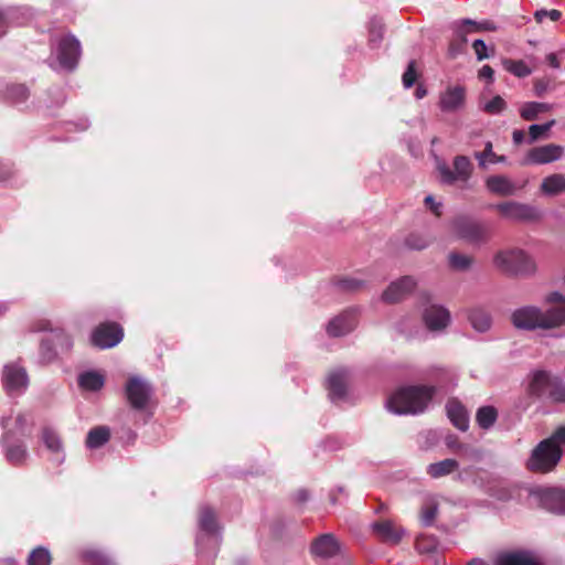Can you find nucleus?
<instances>
[{
    "instance_id": "nucleus-8",
    "label": "nucleus",
    "mask_w": 565,
    "mask_h": 565,
    "mask_svg": "<svg viewBox=\"0 0 565 565\" xmlns=\"http://www.w3.org/2000/svg\"><path fill=\"white\" fill-rule=\"evenodd\" d=\"M450 228L457 238L472 245L486 244L491 236V231L487 224L468 216L454 218Z\"/></svg>"
},
{
    "instance_id": "nucleus-22",
    "label": "nucleus",
    "mask_w": 565,
    "mask_h": 565,
    "mask_svg": "<svg viewBox=\"0 0 565 565\" xmlns=\"http://www.w3.org/2000/svg\"><path fill=\"white\" fill-rule=\"evenodd\" d=\"M371 529L382 542L393 545L397 544L405 534V530L395 525L391 520L374 522L371 524Z\"/></svg>"
},
{
    "instance_id": "nucleus-36",
    "label": "nucleus",
    "mask_w": 565,
    "mask_h": 565,
    "mask_svg": "<svg viewBox=\"0 0 565 565\" xmlns=\"http://www.w3.org/2000/svg\"><path fill=\"white\" fill-rule=\"evenodd\" d=\"M471 327L478 332H487L491 328V318L481 309H472L468 315Z\"/></svg>"
},
{
    "instance_id": "nucleus-29",
    "label": "nucleus",
    "mask_w": 565,
    "mask_h": 565,
    "mask_svg": "<svg viewBox=\"0 0 565 565\" xmlns=\"http://www.w3.org/2000/svg\"><path fill=\"white\" fill-rule=\"evenodd\" d=\"M439 510V500L436 494L427 493L423 497L420 508V522L424 526L434 524Z\"/></svg>"
},
{
    "instance_id": "nucleus-40",
    "label": "nucleus",
    "mask_w": 565,
    "mask_h": 565,
    "mask_svg": "<svg viewBox=\"0 0 565 565\" xmlns=\"http://www.w3.org/2000/svg\"><path fill=\"white\" fill-rule=\"evenodd\" d=\"M52 556L49 548L38 546L31 551L28 557V565H51Z\"/></svg>"
},
{
    "instance_id": "nucleus-34",
    "label": "nucleus",
    "mask_w": 565,
    "mask_h": 565,
    "mask_svg": "<svg viewBox=\"0 0 565 565\" xmlns=\"http://www.w3.org/2000/svg\"><path fill=\"white\" fill-rule=\"evenodd\" d=\"M109 438V428L105 426H98L88 431L86 446L90 449H97L108 443Z\"/></svg>"
},
{
    "instance_id": "nucleus-50",
    "label": "nucleus",
    "mask_w": 565,
    "mask_h": 565,
    "mask_svg": "<svg viewBox=\"0 0 565 565\" xmlns=\"http://www.w3.org/2000/svg\"><path fill=\"white\" fill-rule=\"evenodd\" d=\"M18 13V10L0 9V36H3L10 28L8 19H14Z\"/></svg>"
},
{
    "instance_id": "nucleus-5",
    "label": "nucleus",
    "mask_w": 565,
    "mask_h": 565,
    "mask_svg": "<svg viewBox=\"0 0 565 565\" xmlns=\"http://www.w3.org/2000/svg\"><path fill=\"white\" fill-rule=\"evenodd\" d=\"M82 56V45L79 40L72 33L56 35L51 42V66L64 71H74Z\"/></svg>"
},
{
    "instance_id": "nucleus-18",
    "label": "nucleus",
    "mask_w": 565,
    "mask_h": 565,
    "mask_svg": "<svg viewBox=\"0 0 565 565\" xmlns=\"http://www.w3.org/2000/svg\"><path fill=\"white\" fill-rule=\"evenodd\" d=\"M564 148L559 145L548 143L532 148L523 160V164H546L559 160Z\"/></svg>"
},
{
    "instance_id": "nucleus-48",
    "label": "nucleus",
    "mask_w": 565,
    "mask_h": 565,
    "mask_svg": "<svg viewBox=\"0 0 565 565\" xmlns=\"http://www.w3.org/2000/svg\"><path fill=\"white\" fill-rule=\"evenodd\" d=\"M546 441H550L552 446H555L559 450L564 451L565 447V426L557 427L553 434L545 438Z\"/></svg>"
},
{
    "instance_id": "nucleus-37",
    "label": "nucleus",
    "mask_w": 565,
    "mask_h": 565,
    "mask_svg": "<svg viewBox=\"0 0 565 565\" xmlns=\"http://www.w3.org/2000/svg\"><path fill=\"white\" fill-rule=\"evenodd\" d=\"M30 92L25 85L11 84L6 88L4 97L14 105L23 104L28 100Z\"/></svg>"
},
{
    "instance_id": "nucleus-26",
    "label": "nucleus",
    "mask_w": 565,
    "mask_h": 565,
    "mask_svg": "<svg viewBox=\"0 0 565 565\" xmlns=\"http://www.w3.org/2000/svg\"><path fill=\"white\" fill-rule=\"evenodd\" d=\"M495 565H541V563L534 553L518 551L498 555Z\"/></svg>"
},
{
    "instance_id": "nucleus-58",
    "label": "nucleus",
    "mask_w": 565,
    "mask_h": 565,
    "mask_svg": "<svg viewBox=\"0 0 565 565\" xmlns=\"http://www.w3.org/2000/svg\"><path fill=\"white\" fill-rule=\"evenodd\" d=\"M50 94H54L55 96L54 105L61 106L65 102V94L62 88H54L50 90Z\"/></svg>"
},
{
    "instance_id": "nucleus-25",
    "label": "nucleus",
    "mask_w": 565,
    "mask_h": 565,
    "mask_svg": "<svg viewBox=\"0 0 565 565\" xmlns=\"http://www.w3.org/2000/svg\"><path fill=\"white\" fill-rule=\"evenodd\" d=\"M41 439L46 449L52 454V460L57 465L63 463L65 460V452L58 434L52 428L45 427L42 429Z\"/></svg>"
},
{
    "instance_id": "nucleus-4",
    "label": "nucleus",
    "mask_w": 565,
    "mask_h": 565,
    "mask_svg": "<svg viewBox=\"0 0 565 565\" xmlns=\"http://www.w3.org/2000/svg\"><path fill=\"white\" fill-rule=\"evenodd\" d=\"M492 265L501 274L511 277H530L537 271L533 256L519 247L498 250L492 257Z\"/></svg>"
},
{
    "instance_id": "nucleus-45",
    "label": "nucleus",
    "mask_w": 565,
    "mask_h": 565,
    "mask_svg": "<svg viewBox=\"0 0 565 565\" xmlns=\"http://www.w3.org/2000/svg\"><path fill=\"white\" fill-rule=\"evenodd\" d=\"M503 65L508 72L518 77H526L531 74V68L523 61L507 60Z\"/></svg>"
},
{
    "instance_id": "nucleus-61",
    "label": "nucleus",
    "mask_w": 565,
    "mask_h": 565,
    "mask_svg": "<svg viewBox=\"0 0 565 565\" xmlns=\"http://www.w3.org/2000/svg\"><path fill=\"white\" fill-rule=\"evenodd\" d=\"M525 134L523 130L516 129L512 132V139L515 145H521L524 141Z\"/></svg>"
},
{
    "instance_id": "nucleus-55",
    "label": "nucleus",
    "mask_w": 565,
    "mask_h": 565,
    "mask_svg": "<svg viewBox=\"0 0 565 565\" xmlns=\"http://www.w3.org/2000/svg\"><path fill=\"white\" fill-rule=\"evenodd\" d=\"M425 203L433 213H435L436 215L440 214L441 203L436 202L433 195H427L425 198Z\"/></svg>"
},
{
    "instance_id": "nucleus-43",
    "label": "nucleus",
    "mask_w": 565,
    "mask_h": 565,
    "mask_svg": "<svg viewBox=\"0 0 565 565\" xmlns=\"http://www.w3.org/2000/svg\"><path fill=\"white\" fill-rule=\"evenodd\" d=\"M384 24L381 19L373 18L369 24L370 43L376 46L383 39Z\"/></svg>"
},
{
    "instance_id": "nucleus-19",
    "label": "nucleus",
    "mask_w": 565,
    "mask_h": 565,
    "mask_svg": "<svg viewBox=\"0 0 565 565\" xmlns=\"http://www.w3.org/2000/svg\"><path fill=\"white\" fill-rule=\"evenodd\" d=\"M466 103V89L463 86H449L439 95L438 106L443 113H457Z\"/></svg>"
},
{
    "instance_id": "nucleus-7",
    "label": "nucleus",
    "mask_w": 565,
    "mask_h": 565,
    "mask_svg": "<svg viewBox=\"0 0 565 565\" xmlns=\"http://www.w3.org/2000/svg\"><path fill=\"white\" fill-rule=\"evenodd\" d=\"M562 457L563 450L543 439L532 449L525 467L532 472L547 473L555 469Z\"/></svg>"
},
{
    "instance_id": "nucleus-60",
    "label": "nucleus",
    "mask_w": 565,
    "mask_h": 565,
    "mask_svg": "<svg viewBox=\"0 0 565 565\" xmlns=\"http://www.w3.org/2000/svg\"><path fill=\"white\" fill-rule=\"evenodd\" d=\"M546 62L547 64L555 68V70H558L561 67V63L558 61V57L555 53H550L546 55Z\"/></svg>"
},
{
    "instance_id": "nucleus-6",
    "label": "nucleus",
    "mask_w": 565,
    "mask_h": 565,
    "mask_svg": "<svg viewBox=\"0 0 565 565\" xmlns=\"http://www.w3.org/2000/svg\"><path fill=\"white\" fill-rule=\"evenodd\" d=\"M72 348L73 340L66 331L63 329H51L40 341L39 362L41 364H51L61 354L70 352Z\"/></svg>"
},
{
    "instance_id": "nucleus-46",
    "label": "nucleus",
    "mask_w": 565,
    "mask_h": 565,
    "mask_svg": "<svg viewBox=\"0 0 565 565\" xmlns=\"http://www.w3.org/2000/svg\"><path fill=\"white\" fill-rule=\"evenodd\" d=\"M555 125V120L552 119L545 124L539 125L533 124L529 127L530 140L529 142H534L540 139L545 132H547Z\"/></svg>"
},
{
    "instance_id": "nucleus-11",
    "label": "nucleus",
    "mask_w": 565,
    "mask_h": 565,
    "mask_svg": "<svg viewBox=\"0 0 565 565\" xmlns=\"http://www.w3.org/2000/svg\"><path fill=\"white\" fill-rule=\"evenodd\" d=\"M2 385L10 397L23 395L29 387V375L26 370L19 363L11 362L3 366Z\"/></svg>"
},
{
    "instance_id": "nucleus-62",
    "label": "nucleus",
    "mask_w": 565,
    "mask_h": 565,
    "mask_svg": "<svg viewBox=\"0 0 565 565\" xmlns=\"http://www.w3.org/2000/svg\"><path fill=\"white\" fill-rule=\"evenodd\" d=\"M426 94H427V90L423 86H418L415 90V96L417 99L424 98L426 96Z\"/></svg>"
},
{
    "instance_id": "nucleus-41",
    "label": "nucleus",
    "mask_w": 565,
    "mask_h": 565,
    "mask_svg": "<svg viewBox=\"0 0 565 565\" xmlns=\"http://www.w3.org/2000/svg\"><path fill=\"white\" fill-rule=\"evenodd\" d=\"M83 559L89 565H109L110 559L107 555L96 548H86L82 552Z\"/></svg>"
},
{
    "instance_id": "nucleus-63",
    "label": "nucleus",
    "mask_w": 565,
    "mask_h": 565,
    "mask_svg": "<svg viewBox=\"0 0 565 565\" xmlns=\"http://www.w3.org/2000/svg\"><path fill=\"white\" fill-rule=\"evenodd\" d=\"M297 500L299 502H306L308 500V492L306 490H299L297 492Z\"/></svg>"
},
{
    "instance_id": "nucleus-32",
    "label": "nucleus",
    "mask_w": 565,
    "mask_h": 565,
    "mask_svg": "<svg viewBox=\"0 0 565 565\" xmlns=\"http://www.w3.org/2000/svg\"><path fill=\"white\" fill-rule=\"evenodd\" d=\"M475 158L477 159L478 166L481 169H486L488 164L504 163L507 161L504 156H498L495 152H493V146L491 141H487L484 143V150L481 152H476Z\"/></svg>"
},
{
    "instance_id": "nucleus-54",
    "label": "nucleus",
    "mask_w": 565,
    "mask_h": 565,
    "mask_svg": "<svg viewBox=\"0 0 565 565\" xmlns=\"http://www.w3.org/2000/svg\"><path fill=\"white\" fill-rule=\"evenodd\" d=\"M472 46L476 51L478 61H482L489 56L487 53V45L483 40H481V39L475 40Z\"/></svg>"
},
{
    "instance_id": "nucleus-2",
    "label": "nucleus",
    "mask_w": 565,
    "mask_h": 565,
    "mask_svg": "<svg viewBox=\"0 0 565 565\" xmlns=\"http://www.w3.org/2000/svg\"><path fill=\"white\" fill-rule=\"evenodd\" d=\"M512 324L518 330H552L565 324V306L542 310L535 306H523L511 315Z\"/></svg>"
},
{
    "instance_id": "nucleus-13",
    "label": "nucleus",
    "mask_w": 565,
    "mask_h": 565,
    "mask_svg": "<svg viewBox=\"0 0 565 565\" xmlns=\"http://www.w3.org/2000/svg\"><path fill=\"white\" fill-rule=\"evenodd\" d=\"M452 166L454 170L451 171L446 163L438 164L440 182L445 185H454L457 182L468 183L473 171L470 159L466 156H456Z\"/></svg>"
},
{
    "instance_id": "nucleus-17",
    "label": "nucleus",
    "mask_w": 565,
    "mask_h": 565,
    "mask_svg": "<svg viewBox=\"0 0 565 565\" xmlns=\"http://www.w3.org/2000/svg\"><path fill=\"white\" fill-rule=\"evenodd\" d=\"M537 504L555 514H565V491L556 488L537 489L531 492Z\"/></svg>"
},
{
    "instance_id": "nucleus-56",
    "label": "nucleus",
    "mask_w": 565,
    "mask_h": 565,
    "mask_svg": "<svg viewBox=\"0 0 565 565\" xmlns=\"http://www.w3.org/2000/svg\"><path fill=\"white\" fill-rule=\"evenodd\" d=\"M12 175V168L0 160V181H7Z\"/></svg>"
},
{
    "instance_id": "nucleus-33",
    "label": "nucleus",
    "mask_w": 565,
    "mask_h": 565,
    "mask_svg": "<svg viewBox=\"0 0 565 565\" xmlns=\"http://www.w3.org/2000/svg\"><path fill=\"white\" fill-rule=\"evenodd\" d=\"M78 384L82 388L96 392L105 384V377L97 371H87L78 376Z\"/></svg>"
},
{
    "instance_id": "nucleus-28",
    "label": "nucleus",
    "mask_w": 565,
    "mask_h": 565,
    "mask_svg": "<svg viewBox=\"0 0 565 565\" xmlns=\"http://www.w3.org/2000/svg\"><path fill=\"white\" fill-rule=\"evenodd\" d=\"M339 543L332 534L321 535L311 546V551L315 555L326 558L334 556L339 552Z\"/></svg>"
},
{
    "instance_id": "nucleus-38",
    "label": "nucleus",
    "mask_w": 565,
    "mask_h": 565,
    "mask_svg": "<svg viewBox=\"0 0 565 565\" xmlns=\"http://www.w3.org/2000/svg\"><path fill=\"white\" fill-rule=\"evenodd\" d=\"M552 106L546 103L530 102L522 105L520 116L524 120H535L541 113L551 110Z\"/></svg>"
},
{
    "instance_id": "nucleus-23",
    "label": "nucleus",
    "mask_w": 565,
    "mask_h": 565,
    "mask_svg": "<svg viewBox=\"0 0 565 565\" xmlns=\"http://www.w3.org/2000/svg\"><path fill=\"white\" fill-rule=\"evenodd\" d=\"M356 326L355 317L350 311H344L332 318L327 324V333L330 337H342L351 332Z\"/></svg>"
},
{
    "instance_id": "nucleus-49",
    "label": "nucleus",
    "mask_w": 565,
    "mask_h": 565,
    "mask_svg": "<svg viewBox=\"0 0 565 565\" xmlns=\"http://www.w3.org/2000/svg\"><path fill=\"white\" fill-rule=\"evenodd\" d=\"M562 17V12L556 9L546 10V9H540L535 11L534 18L539 23H542L546 18H548L552 21H558Z\"/></svg>"
},
{
    "instance_id": "nucleus-30",
    "label": "nucleus",
    "mask_w": 565,
    "mask_h": 565,
    "mask_svg": "<svg viewBox=\"0 0 565 565\" xmlns=\"http://www.w3.org/2000/svg\"><path fill=\"white\" fill-rule=\"evenodd\" d=\"M459 468V462L456 459H444L438 462H433L427 466V473L433 479H438L452 473Z\"/></svg>"
},
{
    "instance_id": "nucleus-31",
    "label": "nucleus",
    "mask_w": 565,
    "mask_h": 565,
    "mask_svg": "<svg viewBox=\"0 0 565 565\" xmlns=\"http://www.w3.org/2000/svg\"><path fill=\"white\" fill-rule=\"evenodd\" d=\"M541 191L546 195H557L565 191V175L554 173L543 179Z\"/></svg>"
},
{
    "instance_id": "nucleus-35",
    "label": "nucleus",
    "mask_w": 565,
    "mask_h": 565,
    "mask_svg": "<svg viewBox=\"0 0 565 565\" xmlns=\"http://www.w3.org/2000/svg\"><path fill=\"white\" fill-rule=\"evenodd\" d=\"M498 411L495 407L487 405L481 406L476 414V422L481 429L488 430L495 424Z\"/></svg>"
},
{
    "instance_id": "nucleus-44",
    "label": "nucleus",
    "mask_w": 565,
    "mask_h": 565,
    "mask_svg": "<svg viewBox=\"0 0 565 565\" xmlns=\"http://www.w3.org/2000/svg\"><path fill=\"white\" fill-rule=\"evenodd\" d=\"M6 10H18L19 13L14 17V19L9 20V26H20L29 22L33 18V12L31 9L26 7H10L6 8Z\"/></svg>"
},
{
    "instance_id": "nucleus-16",
    "label": "nucleus",
    "mask_w": 565,
    "mask_h": 565,
    "mask_svg": "<svg viewBox=\"0 0 565 565\" xmlns=\"http://www.w3.org/2000/svg\"><path fill=\"white\" fill-rule=\"evenodd\" d=\"M124 338V331L118 323L106 322L99 324L92 333V343L99 349L116 347Z\"/></svg>"
},
{
    "instance_id": "nucleus-12",
    "label": "nucleus",
    "mask_w": 565,
    "mask_h": 565,
    "mask_svg": "<svg viewBox=\"0 0 565 565\" xmlns=\"http://www.w3.org/2000/svg\"><path fill=\"white\" fill-rule=\"evenodd\" d=\"M206 542L214 546L218 544L220 526L214 511L209 507H202L199 513V534L196 536V546L200 553H203Z\"/></svg>"
},
{
    "instance_id": "nucleus-39",
    "label": "nucleus",
    "mask_w": 565,
    "mask_h": 565,
    "mask_svg": "<svg viewBox=\"0 0 565 565\" xmlns=\"http://www.w3.org/2000/svg\"><path fill=\"white\" fill-rule=\"evenodd\" d=\"M473 263V257L467 254L452 252L448 255V264L454 270H468L472 267Z\"/></svg>"
},
{
    "instance_id": "nucleus-10",
    "label": "nucleus",
    "mask_w": 565,
    "mask_h": 565,
    "mask_svg": "<svg viewBox=\"0 0 565 565\" xmlns=\"http://www.w3.org/2000/svg\"><path fill=\"white\" fill-rule=\"evenodd\" d=\"M500 215L510 222L535 223L543 217V212L535 205L518 201H507L493 206Z\"/></svg>"
},
{
    "instance_id": "nucleus-1",
    "label": "nucleus",
    "mask_w": 565,
    "mask_h": 565,
    "mask_svg": "<svg viewBox=\"0 0 565 565\" xmlns=\"http://www.w3.org/2000/svg\"><path fill=\"white\" fill-rule=\"evenodd\" d=\"M26 415L22 412L2 415L0 425L3 429L0 445L6 460L12 466H23L28 461L29 452L25 444L19 436H22L26 427Z\"/></svg>"
},
{
    "instance_id": "nucleus-3",
    "label": "nucleus",
    "mask_w": 565,
    "mask_h": 565,
    "mask_svg": "<svg viewBox=\"0 0 565 565\" xmlns=\"http://www.w3.org/2000/svg\"><path fill=\"white\" fill-rule=\"evenodd\" d=\"M435 394L434 386H405L396 390L385 402L387 412L394 415H417L423 413Z\"/></svg>"
},
{
    "instance_id": "nucleus-53",
    "label": "nucleus",
    "mask_w": 565,
    "mask_h": 565,
    "mask_svg": "<svg viewBox=\"0 0 565 565\" xmlns=\"http://www.w3.org/2000/svg\"><path fill=\"white\" fill-rule=\"evenodd\" d=\"M545 301L551 303V307H563L565 306V297L558 291H553L546 295Z\"/></svg>"
},
{
    "instance_id": "nucleus-24",
    "label": "nucleus",
    "mask_w": 565,
    "mask_h": 565,
    "mask_svg": "<svg viewBox=\"0 0 565 565\" xmlns=\"http://www.w3.org/2000/svg\"><path fill=\"white\" fill-rule=\"evenodd\" d=\"M486 188L489 192L500 196H512L523 185H516L505 175H490L486 179Z\"/></svg>"
},
{
    "instance_id": "nucleus-14",
    "label": "nucleus",
    "mask_w": 565,
    "mask_h": 565,
    "mask_svg": "<svg viewBox=\"0 0 565 565\" xmlns=\"http://www.w3.org/2000/svg\"><path fill=\"white\" fill-rule=\"evenodd\" d=\"M153 390L152 386L138 375L130 376L125 385V394L130 406L138 411L147 408Z\"/></svg>"
},
{
    "instance_id": "nucleus-52",
    "label": "nucleus",
    "mask_w": 565,
    "mask_h": 565,
    "mask_svg": "<svg viewBox=\"0 0 565 565\" xmlns=\"http://www.w3.org/2000/svg\"><path fill=\"white\" fill-rule=\"evenodd\" d=\"M456 450L461 452L462 456H465L466 458L471 459V460H480L482 457L481 450H479L477 448H471V447L462 445V444L458 445L456 447Z\"/></svg>"
},
{
    "instance_id": "nucleus-27",
    "label": "nucleus",
    "mask_w": 565,
    "mask_h": 565,
    "mask_svg": "<svg viewBox=\"0 0 565 565\" xmlns=\"http://www.w3.org/2000/svg\"><path fill=\"white\" fill-rule=\"evenodd\" d=\"M447 416L459 430H467L469 427V416L465 406L457 399H450L446 404Z\"/></svg>"
},
{
    "instance_id": "nucleus-51",
    "label": "nucleus",
    "mask_w": 565,
    "mask_h": 565,
    "mask_svg": "<svg viewBox=\"0 0 565 565\" xmlns=\"http://www.w3.org/2000/svg\"><path fill=\"white\" fill-rule=\"evenodd\" d=\"M416 78H417V74H416V70H415V62L411 61L408 63L406 71L403 74L402 81H403L404 87L411 88L414 85V83L416 82Z\"/></svg>"
},
{
    "instance_id": "nucleus-20",
    "label": "nucleus",
    "mask_w": 565,
    "mask_h": 565,
    "mask_svg": "<svg viewBox=\"0 0 565 565\" xmlns=\"http://www.w3.org/2000/svg\"><path fill=\"white\" fill-rule=\"evenodd\" d=\"M349 372L345 369H338L328 376L329 397L332 403L341 404L348 399Z\"/></svg>"
},
{
    "instance_id": "nucleus-42",
    "label": "nucleus",
    "mask_w": 565,
    "mask_h": 565,
    "mask_svg": "<svg viewBox=\"0 0 565 565\" xmlns=\"http://www.w3.org/2000/svg\"><path fill=\"white\" fill-rule=\"evenodd\" d=\"M404 244L408 249L422 250L429 246L430 241L423 234L412 233L405 238Z\"/></svg>"
},
{
    "instance_id": "nucleus-64",
    "label": "nucleus",
    "mask_w": 565,
    "mask_h": 565,
    "mask_svg": "<svg viewBox=\"0 0 565 565\" xmlns=\"http://www.w3.org/2000/svg\"><path fill=\"white\" fill-rule=\"evenodd\" d=\"M479 28L483 29V30H489V31L497 30V26L492 22H489V21L479 24Z\"/></svg>"
},
{
    "instance_id": "nucleus-57",
    "label": "nucleus",
    "mask_w": 565,
    "mask_h": 565,
    "mask_svg": "<svg viewBox=\"0 0 565 565\" xmlns=\"http://www.w3.org/2000/svg\"><path fill=\"white\" fill-rule=\"evenodd\" d=\"M493 75H494V72H493L492 67L489 65H483L481 67V70L479 71V77L488 79L489 82L493 81Z\"/></svg>"
},
{
    "instance_id": "nucleus-9",
    "label": "nucleus",
    "mask_w": 565,
    "mask_h": 565,
    "mask_svg": "<svg viewBox=\"0 0 565 565\" xmlns=\"http://www.w3.org/2000/svg\"><path fill=\"white\" fill-rule=\"evenodd\" d=\"M529 390L537 396H547L555 402L565 401V384L546 371H534L531 374Z\"/></svg>"
},
{
    "instance_id": "nucleus-47",
    "label": "nucleus",
    "mask_w": 565,
    "mask_h": 565,
    "mask_svg": "<svg viewBox=\"0 0 565 565\" xmlns=\"http://www.w3.org/2000/svg\"><path fill=\"white\" fill-rule=\"evenodd\" d=\"M507 107V103L501 96H495L484 104L483 110L491 115H498Z\"/></svg>"
},
{
    "instance_id": "nucleus-21",
    "label": "nucleus",
    "mask_w": 565,
    "mask_h": 565,
    "mask_svg": "<svg viewBox=\"0 0 565 565\" xmlns=\"http://www.w3.org/2000/svg\"><path fill=\"white\" fill-rule=\"evenodd\" d=\"M417 282L413 277H401L399 279L391 282L390 286L383 291L382 299L388 303L401 301L414 291Z\"/></svg>"
},
{
    "instance_id": "nucleus-15",
    "label": "nucleus",
    "mask_w": 565,
    "mask_h": 565,
    "mask_svg": "<svg viewBox=\"0 0 565 565\" xmlns=\"http://www.w3.org/2000/svg\"><path fill=\"white\" fill-rule=\"evenodd\" d=\"M422 319L426 329L435 334L443 333L451 322V316L447 308L430 302L423 308Z\"/></svg>"
},
{
    "instance_id": "nucleus-59",
    "label": "nucleus",
    "mask_w": 565,
    "mask_h": 565,
    "mask_svg": "<svg viewBox=\"0 0 565 565\" xmlns=\"http://www.w3.org/2000/svg\"><path fill=\"white\" fill-rule=\"evenodd\" d=\"M362 285V281L358 279H344L341 281V286L345 289L354 290Z\"/></svg>"
}]
</instances>
